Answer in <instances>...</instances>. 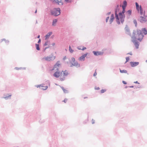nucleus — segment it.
Masks as SVG:
<instances>
[{
	"instance_id": "nucleus-1",
	"label": "nucleus",
	"mask_w": 147,
	"mask_h": 147,
	"mask_svg": "<svg viewBox=\"0 0 147 147\" xmlns=\"http://www.w3.org/2000/svg\"><path fill=\"white\" fill-rule=\"evenodd\" d=\"M147 34V31L145 28H144L141 30H137V33L134 32L132 38L133 39H137L141 41L144 37V34L146 35Z\"/></svg>"
},
{
	"instance_id": "nucleus-2",
	"label": "nucleus",
	"mask_w": 147,
	"mask_h": 147,
	"mask_svg": "<svg viewBox=\"0 0 147 147\" xmlns=\"http://www.w3.org/2000/svg\"><path fill=\"white\" fill-rule=\"evenodd\" d=\"M123 11L122 12H120L118 15L116 13L115 14L116 21L117 23L119 24L120 23V20L121 23H123L124 20L125 16L124 13L125 12V8H122Z\"/></svg>"
},
{
	"instance_id": "nucleus-3",
	"label": "nucleus",
	"mask_w": 147,
	"mask_h": 147,
	"mask_svg": "<svg viewBox=\"0 0 147 147\" xmlns=\"http://www.w3.org/2000/svg\"><path fill=\"white\" fill-rule=\"evenodd\" d=\"M71 60V61L67 62L68 64L70 65V67H72L74 66L77 67H80V64L77 62L75 61V59L74 57H72Z\"/></svg>"
},
{
	"instance_id": "nucleus-4",
	"label": "nucleus",
	"mask_w": 147,
	"mask_h": 147,
	"mask_svg": "<svg viewBox=\"0 0 147 147\" xmlns=\"http://www.w3.org/2000/svg\"><path fill=\"white\" fill-rule=\"evenodd\" d=\"M52 15L54 16H57L60 13V9L59 8L54 9L51 11Z\"/></svg>"
},
{
	"instance_id": "nucleus-5",
	"label": "nucleus",
	"mask_w": 147,
	"mask_h": 147,
	"mask_svg": "<svg viewBox=\"0 0 147 147\" xmlns=\"http://www.w3.org/2000/svg\"><path fill=\"white\" fill-rule=\"evenodd\" d=\"M55 56H47L45 57L42 59V60L50 61L54 60L55 58Z\"/></svg>"
},
{
	"instance_id": "nucleus-6",
	"label": "nucleus",
	"mask_w": 147,
	"mask_h": 147,
	"mask_svg": "<svg viewBox=\"0 0 147 147\" xmlns=\"http://www.w3.org/2000/svg\"><path fill=\"white\" fill-rule=\"evenodd\" d=\"M62 73V77L60 78V80L61 81H63L65 80V77L67 76L68 75V72L67 71H62L61 72Z\"/></svg>"
},
{
	"instance_id": "nucleus-7",
	"label": "nucleus",
	"mask_w": 147,
	"mask_h": 147,
	"mask_svg": "<svg viewBox=\"0 0 147 147\" xmlns=\"http://www.w3.org/2000/svg\"><path fill=\"white\" fill-rule=\"evenodd\" d=\"M56 70L57 71L55 72L53 74V76L57 78L60 77V78H61L62 76V73L60 72L58 68H57Z\"/></svg>"
},
{
	"instance_id": "nucleus-8",
	"label": "nucleus",
	"mask_w": 147,
	"mask_h": 147,
	"mask_svg": "<svg viewBox=\"0 0 147 147\" xmlns=\"http://www.w3.org/2000/svg\"><path fill=\"white\" fill-rule=\"evenodd\" d=\"M136 7L138 11V12L140 11V13L141 15H142L144 14V12L143 11V10L141 7V6H139V5L138 3L137 2L136 3Z\"/></svg>"
},
{
	"instance_id": "nucleus-9",
	"label": "nucleus",
	"mask_w": 147,
	"mask_h": 147,
	"mask_svg": "<svg viewBox=\"0 0 147 147\" xmlns=\"http://www.w3.org/2000/svg\"><path fill=\"white\" fill-rule=\"evenodd\" d=\"M144 15V16H141L140 19V22L142 23L146 22L147 20L146 19L147 16L144 15V13L142 15Z\"/></svg>"
},
{
	"instance_id": "nucleus-10",
	"label": "nucleus",
	"mask_w": 147,
	"mask_h": 147,
	"mask_svg": "<svg viewBox=\"0 0 147 147\" xmlns=\"http://www.w3.org/2000/svg\"><path fill=\"white\" fill-rule=\"evenodd\" d=\"M94 55L96 56H98L103 55V52L102 51H93V52Z\"/></svg>"
},
{
	"instance_id": "nucleus-11",
	"label": "nucleus",
	"mask_w": 147,
	"mask_h": 147,
	"mask_svg": "<svg viewBox=\"0 0 147 147\" xmlns=\"http://www.w3.org/2000/svg\"><path fill=\"white\" fill-rule=\"evenodd\" d=\"M88 54V53H86L83 55L81 56L80 57L79 59V60L81 61H84V60L85 57Z\"/></svg>"
},
{
	"instance_id": "nucleus-12",
	"label": "nucleus",
	"mask_w": 147,
	"mask_h": 147,
	"mask_svg": "<svg viewBox=\"0 0 147 147\" xmlns=\"http://www.w3.org/2000/svg\"><path fill=\"white\" fill-rule=\"evenodd\" d=\"M130 64L131 66L132 67H134L138 65L139 63L138 62H130Z\"/></svg>"
},
{
	"instance_id": "nucleus-13",
	"label": "nucleus",
	"mask_w": 147,
	"mask_h": 147,
	"mask_svg": "<svg viewBox=\"0 0 147 147\" xmlns=\"http://www.w3.org/2000/svg\"><path fill=\"white\" fill-rule=\"evenodd\" d=\"M132 42H134L136 48L138 49L139 46L138 43L136 42V40L135 39H132Z\"/></svg>"
},
{
	"instance_id": "nucleus-14",
	"label": "nucleus",
	"mask_w": 147,
	"mask_h": 147,
	"mask_svg": "<svg viewBox=\"0 0 147 147\" xmlns=\"http://www.w3.org/2000/svg\"><path fill=\"white\" fill-rule=\"evenodd\" d=\"M60 65V63L59 61H58L54 65L53 69H52V70H53L55 69V68H57V67H59Z\"/></svg>"
},
{
	"instance_id": "nucleus-15",
	"label": "nucleus",
	"mask_w": 147,
	"mask_h": 147,
	"mask_svg": "<svg viewBox=\"0 0 147 147\" xmlns=\"http://www.w3.org/2000/svg\"><path fill=\"white\" fill-rule=\"evenodd\" d=\"M52 32H50L48 33L45 36V39L47 40L48 39L50 36L52 34Z\"/></svg>"
},
{
	"instance_id": "nucleus-16",
	"label": "nucleus",
	"mask_w": 147,
	"mask_h": 147,
	"mask_svg": "<svg viewBox=\"0 0 147 147\" xmlns=\"http://www.w3.org/2000/svg\"><path fill=\"white\" fill-rule=\"evenodd\" d=\"M114 19V15L113 14H112L111 15L110 19L109 21L110 24H111L112 22L113 21Z\"/></svg>"
},
{
	"instance_id": "nucleus-17",
	"label": "nucleus",
	"mask_w": 147,
	"mask_h": 147,
	"mask_svg": "<svg viewBox=\"0 0 147 147\" xmlns=\"http://www.w3.org/2000/svg\"><path fill=\"white\" fill-rule=\"evenodd\" d=\"M36 87L37 88H38V87L40 88V87H44V88H42V89L44 90H46L48 88V87L47 86L43 87V86H41V85H37L36 86Z\"/></svg>"
},
{
	"instance_id": "nucleus-18",
	"label": "nucleus",
	"mask_w": 147,
	"mask_h": 147,
	"mask_svg": "<svg viewBox=\"0 0 147 147\" xmlns=\"http://www.w3.org/2000/svg\"><path fill=\"white\" fill-rule=\"evenodd\" d=\"M127 5V2L126 1H124L123 2V5H122V8L126 7Z\"/></svg>"
},
{
	"instance_id": "nucleus-19",
	"label": "nucleus",
	"mask_w": 147,
	"mask_h": 147,
	"mask_svg": "<svg viewBox=\"0 0 147 147\" xmlns=\"http://www.w3.org/2000/svg\"><path fill=\"white\" fill-rule=\"evenodd\" d=\"M131 10H129L127 11L126 12V15L128 16H129L131 14Z\"/></svg>"
},
{
	"instance_id": "nucleus-20",
	"label": "nucleus",
	"mask_w": 147,
	"mask_h": 147,
	"mask_svg": "<svg viewBox=\"0 0 147 147\" xmlns=\"http://www.w3.org/2000/svg\"><path fill=\"white\" fill-rule=\"evenodd\" d=\"M54 1L53 2H55V3H56L58 4H59L61 2L60 1L61 0H54Z\"/></svg>"
},
{
	"instance_id": "nucleus-21",
	"label": "nucleus",
	"mask_w": 147,
	"mask_h": 147,
	"mask_svg": "<svg viewBox=\"0 0 147 147\" xmlns=\"http://www.w3.org/2000/svg\"><path fill=\"white\" fill-rule=\"evenodd\" d=\"M57 19H54L53 20V22L52 25L53 26H55V25L56 23L57 22Z\"/></svg>"
},
{
	"instance_id": "nucleus-22",
	"label": "nucleus",
	"mask_w": 147,
	"mask_h": 147,
	"mask_svg": "<svg viewBox=\"0 0 147 147\" xmlns=\"http://www.w3.org/2000/svg\"><path fill=\"white\" fill-rule=\"evenodd\" d=\"M120 72L121 73H126L127 72V71L125 70H121V69H120Z\"/></svg>"
},
{
	"instance_id": "nucleus-23",
	"label": "nucleus",
	"mask_w": 147,
	"mask_h": 147,
	"mask_svg": "<svg viewBox=\"0 0 147 147\" xmlns=\"http://www.w3.org/2000/svg\"><path fill=\"white\" fill-rule=\"evenodd\" d=\"M69 50L70 52L71 53L74 52V50L71 48L70 46H69Z\"/></svg>"
},
{
	"instance_id": "nucleus-24",
	"label": "nucleus",
	"mask_w": 147,
	"mask_h": 147,
	"mask_svg": "<svg viewBox=\"0 0 147 147\" xmlns=\"http://www.w3.org/2000/svg\"><path fill=\"white\" fill-rule=\"evenodd\" d=\"M36 47L37 50H39L40 49L39 48V45L37 44H36Z\"/></svg>"
},
{
	"instance_id": "nucleus-25",
	"label": "nucleus",
	"mask_w": 147,
	"mask_h": 147,
	"mask_svg": "<svg viewBox=\"0 0 147 147\" xmlns=\"http://www.w3.org/2000/svg\"><path fill=\"white\" fill-rule=\"evenodd\" d=\"M61 88L63 90L64 92L65 93H66L67 92V90H66L63 87H61Z\"/></svg>"
},
{
	"instance_id": "nucleus-26",
	"label": "nucleus",
	"mask_w": 147,
	"mask_h": 147,
	"mask_svg": "<svg viewBox=\"0 0 147 147\" xmlns=\"http://www.w3.org/2000/svg\"><path fill=\"white\" fill-rule=\"evenodd\" d=\"M78 49L79 50H84L86 49V48L85 47H83L82 49H81L79 48V47H78Z\"/></svg>"
},
{
	"instance_id": "nucleus-27",
	"label": "nucleus",
	"mask_w": 147,
	"mask_h": 147,
	"mask_svg": "<svg viewBox=\"0 0 147 147\" xmlns=\"http://www.w3.org/2000/svg\"><path fill=\"white\" fill-rule=\"evenodd\" d=\"M72 0H65V1L67 3L71 2Z\"/></svg>"
},
{
	"instance_id": "nucleus-28",
	"label": "nucleus",
	"mask_w": 147,
	"mask_h": 147,
	"mask_svg": "<svg viewBox=\"0 0 147 147\" xmlns=\"http://www.w3.org/2000/svg\"><path fill=\"white\" fill-rule=\"evenodd\" d=\"M106 91V90L102 89L101 90V93H104Z\"/></svg>"
},
{
	"instance_id": "nucleus-29",
	"label": "nucleus",
	"mask_w": 147,
	"mask_h": 147,
	"mask_svg": "<svg viewBox=\"0 0 147 147\" xmlns=\"http://www.w3.org/2000/svg\"><path fill=\"white\" fill-rule=\"evenodd\" d=\"M126 61L125 62V63H126V62H127V61H129V58L128 57H126Z\"/></svg>"
},
{
	"instance_id": "nucleus-30",
	"label": "nucleus",
	"mask_w": 147,
	"mask_h": 147,
	"mask_svg": "<svg viewBox=\"0 0 147 147\" xmlns=\"http://www.w3.org/2000/svg\"><path fill=\"white\" fill-rule=\"evenodd\" d=\"M125 29L127 32L129 31V29L127 27H126L125 28Z\"/></svg>"
},
{
	"instance_id": "nucleus-31",
	"label": "nucleus",
	"mask_w": 147,
	"mask_h": 147,
	"mask_svg": "<svg viewBox=\"0 0 147 147\" xmlns=\"http://www.w3.org/2000/svg\"><path fill=\"white\" fill-rule=\"evenodd\" d=\"M134 24H135V26H136L137 24V22H136V20H134Z\"/></svg>"
},
{
	"instance_id": "nucleus-32",
	"label": "nucleus",
	"mask_w": 147,
	"mask_h": 147,
	"mask_svg": "<svg viewBox=\"0 0 147 147\" xmlns=\"http://www.w3.org/2000/svg\"><path fill=\"white\" fill-rule=\"evenodd\" d=\"M48 41H47L45 42V43L44 45L45 46H47L48 45Z\"/></svg>"
},
{
	"instance_id": "nucleus-33",
	"label": "nucleus",
	"mask_w": 147,
	"mask_h": 147,
	"mask_svg": "<svg viewBox=\"0 0 147 147\" xmlns=\"http://www.w3.org/2000/svg\"><path fill=\"white\" fill-rule=\"evenodd\" d=\"M97 75V73L96 71L94 72V74L93 76H96V75Z\"/></svg>"
},
{
	"instance_id": "nucleus-34",
	"label": "nucleus",
	"mask_w": 147,
	"mask_h": 147,
	"mask_svg": "<svg viewBox=\"0 0 147 147\" xmlns=\"http://www.w3.org/2000/svg\"><path fill=\"white\" fill-rule=\"evenodd\" d=\"M67 100V99H65L63 101L65 103H66Z\"/></svg>"
},
{
	"instance_id": "nucleus-35",
	"label": "nucleus",
	"mask_w": 147,
	"mask_h": 147,
	"mask_svg": "<svg viewBox=\"0 0 147 147\" xmlns=\"http://www.w3.org/2000/svg\"><path fill=\"white\" fill-rule=\"evenodd\" d=\"M109 19V17H108L106 19V22H108V20Z\"/></svg>"
},
{
	"instance_id": "nucleus-36",
	"label": "nucleus",
	"mask_w": 147,
	"mask_h": 147,
	"mask_svg": "<svg viewBox=\"0 0 147 147\" xmlns=\"http://www.w3.org/2000/svg\"><path fill=\"white\" fill-rule=\"evenodd\" d=\"M123 83V84H127V82L125 81H123V82H122Z\"/></svg>"
},
{
	"instance_id": "nucleus-37",
	"label": "nucleus",
	"mask_w": 147,
	"mask_h": 147,
	"mask_svg": "<svg viewBox=\"0 0 147 147\" xmlns=\"http://www.w3.org/2000/svg\"><path fill=\"white\" fill-rule=\"evenodd\" d=\"M95 89L96 90H99L100 89V88L99 87H96V88H95Z\"/></svg>"
},
{
	"instance_id": "nucleus-38",
	"label": "nucleus",
	"mask_w": 147,
	"mask_h": 147,
	"mask_svg": "<svg viewBox=\"0 0 147 147\" xmlns=\"http://www.w3.org/2000/svg\"><path fill=\"white\" fill-rule=\"evenodd\" d=\"M41 40L40 39H39L38 41V43H39L40 42Z\"/></svg>"
},
{
	"instance_id": "nucleus-39",
	"label": "nucleus",
	"mask_w": 147,
	"mask_h": 147,
	"mask_svg": "<svg viewBox=\"0 0 147 147\" xmlns=\"http://www.w3.org/2000/svg\"><path fill=\"white\" fill-rule=\"evenodd\" d=\"M5 39H3L2 40V41H5Z\"/></svg>"
},
{
	"instance_id": "nucleus-40",
	"label": "nucleus",
	"mask_w": 147,
	"mask_h": 147,
	"mask_svg": "<svg viewBox=\"0 0 147 147\" xmlns=\"http://www.w3.org/2000/svg\"><path fill=\"white\" fill-rule=\"evenodd\" d=\"M127 54H129L130 55H132V53H128Z\"/></svg>"
},
{
	"instance_id": "nucleus-41",
	"label": "nucleus",
	"mask_w": 147,
	"mask_h": 147,
	"mask_svg": "<svg viewBox=\"0 0 147 147\" xmlns=\"http://www.w3.org/2000/svg\"><path fill=\"white\" fill-rule=\"evenodd\" d=\"M134 83H138L137 81L136 82H135Z\"/></svg>"
},
{
	"instance_id": "nucleus-42",
	"label": "nucleus",
	"mask_w": 147,
	"mask_h": 147,
	"mask_svg": "<svg viewBox=\"0 0 147 147\" xmlns=\"http://www.w3.org/2000/svg\"><path fill=\"white\" fill-rule=\"evenodd\" d=\"M40 35H38L37 37L38 38H40Z\"/></svg>"
},
{
	"instance_id": "nucleus-43",
	"label": "nucleus",
	"mask_w": 147,
	"mask_h": 147,
	"mask_svg": "<svg viewBox=\"0 0 147 147\" xmlns=\"http://www.w3.org/2000/svg\"><path fill=\"white\" fill-rule=\"evenodd\" d=\"M66 57H64V59H66Z\"/></svg>"
},
{
	"instance_id": "nucleus-44",
	"label": "nucleus",
	"mask_w": 147,
	"mask_h": 147,
	"mask_svg": "<svg viewBox=\"0 0 147 147\" xmlns=\"http://www.w3.org/2000/svg\"><path fill=\"white\" fill-rule=\"evenodd\" d=\"M55 45V44L54 43H53V45Z\"/></svg>"
},
{
	"instance_id": "nucleus-45",
	"label": "nucleus",
	"mask_w": 147,
	"mask_h": 147,
	"mask_svg": "<svg viewBox=\"0 0 147 147\" xmlns=\"http://www.w3.org/2000/svg\"><path fill=\"white\" fill-rule=\"evenodd\" d=\"M36 11H37V10H36V11H35V13H36Z\"/></svg>"
},
{
	"instance_id": "nucleus-46",
	"label": "nucleus",
	"mask_w": 147,
	"mask_h": 147,
	"mask_svg": "<svg viewBox=\"0 0 147 147\" xmlns=\"http://www.w3.org/2000/svg\"><path fill=\"white\" fill-rule=\"evenodd\" d=\"M130 87L133 88V86H131V87Z\"/></svg>"
},
{
	"instance_id": "nucleus-47",
	"label": "nucleus",
	"mask_w": 147,
	"mask_h": 147,
	"mask_svg": "<svg viewBox=\"0 0 147 147\" xmlns=\"http://www.w3.org/2000/svg\"><path fill=\"white\" fill-rule=\"evenodd\" d=\"M146 62H147V60H146Z\"/></svg>"
},
{
	"instance_id": "nucleus-48",
	"label": "nucleus",
	"mask_w": 147,
	"mask_h": 147,
	"mask_svg": "<svg viewBox=\"0 0 147 147\" xmlns=\"http://www.w3.org/2000/svg\"><path fill=\"white\" fill-rule=\"evenodd\" d=\"M94 123V122H92V123L93 124V123Z\"/></svg>"
}]
</instances>
